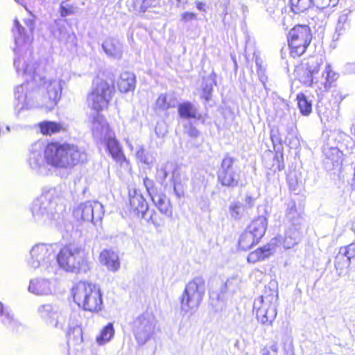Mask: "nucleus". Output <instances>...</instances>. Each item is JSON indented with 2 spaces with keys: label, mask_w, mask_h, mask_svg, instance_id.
Returning <instances> with one entry per match:
<instances>
[{
  "label": "nucleus",
  "mask_w": 355,
  "mask_h": 355,
  "mask_svg": "<svg viewBox=\"0 0 355 355\" xmlns=\"http://www.w3.org/2000/svg\"><path fill=\"white\" fill-rule=\"evenodd\" d=\"M184 130L191 138H197L200 135L199 130L191 123H189L188 125H185Z\"/></svg>",
  "instance_id": "49"
},
{
  "label": "nucleus",
  "mask_w": 355,
  "mask_h": 355,
  "mask_svg": "<svg viewBox=\"0 0 355 355\" xmlns=\"http://www.w3.org/2000/svg\"><path fill=\"white\" fill-rule=\"evenodd\" d=\"M91 123L93 135L96 138H105L111 134L106 120L102 114H99V112H96L92 114L91 116Z\"/></svg>",
  "instance_id": "17"
},
{
  "label": "nucleus",
  "mask_w": 355,
  "mask_h": 355,
  "mask_svg": "<svg viewBox=\"0 0 355 355\" xmlns=\"http://www.w3.org/2000/svg\"><path fill=\"white\" fill-rule=\"evenodd\" d=\"M312 40L309 27L297 25L293 28L288 35L290 53L293 58H297L304 53Z\"/></svg>",
  "instance_id": "11"
},
{
  "label": "nucleus",
  "mask_w": 355,
  "mask_h": 355,
  "mask_svg": "<svg viewBox=\"0 0 355 355\" xmlns=\"http://www.w3.org/2000/svg\"><path fill=\"white\" fill-rule=\"evenodd\" d=\"M40 131L43 135H53L64 129L63 125L55 121H44L39 125Z\"/></svg>",
  "instance_id": "39"
},
{
  "label": "nucleus",
  "mask_w": 355,
  "mask_h": 355,
  "mask_svg": "<svg viewBox=\"0 0 355 355\" xmlns=\"http://www.w3.org/2000/svg\"><path fill=\"white\" fill-rule=\"evenodd\" d=\"M322 152L326 158L330 160L334 165L338 164L342 160L343 153L337 146H330L329 144H326L322 147Z\"/></svg>",
  "instance_id": "34"
},
{
  "label": "nucleus",
  "mask_w": 355,
  "mask_h": 355,
  "mask_svg": "<svg viewBox=\"0 0 355 355\" xmlns=\"http://www.w3.org/2000/svg\"><path fill=\"white\" fill-rule=\"evenodd\" d=\"M99 262L111 272H116L121 266L118 254L112 250H103L99 255Z\"/></svg>",
  "instance_id": "19"
},
{
  "label": "nucleus",
  "mask_w": 355,
  "mask_h": 355,
  "mask_svg": "<svg viewBox=\"0 0 355 355\" xmlns=\"http://www.w3.org/2000/svg\"><path fill=\"white\" fill-rule=\"evenodd\" d=\"M155 318L150 313L138 316L133 322L132 331L139 345H144L152 336L155 327Z\"/></svg>",
  "instance_id": "15"
},
{
  "label": "nucleus",
  "mask_w": 355,
  "mask_h": 355,
  "mask_svg": "<svg viewBox=\"0 0 355 355\" xmlns=\"http://www.w3.org/2000/svg\"><path fill=\"white\" fill-rule=\"evenodd\" d=\"M102 48L106 55L115 60H120L123 55V45L121 41L115 37H108L102 44Z\"/></svg>",
  "instance_id": "18"
},
{
  "label": "nucleus",
  "mask_w": 355,
  "mask_h": 355,
  "mask_svg": "<svg viewBox=\"0 0 355 355\" xmlns=\"http://www.w3.org/2000/svg\"><path fill=\"white\" fill-rule=\"evenodd\" d=\"M350 10H344L338 16L336 26L335 33L333 35V41L336 42L344 35L346 31L349 28V21L348 15Z\"/></svg>",
  "instance_id": "26"
},
{
  "label": "nucleus",
  "mask_w": 355,
  "mask_h": 355,
  "mask_svg": "<svg viewBox=\"0 0 355 355\" xmlns=\"http://www.w3.org/2000/svg\"><path fill=\"white\" fill-rule=\"evenodd\" d=\"M79 316L76 313H73L69 316L67 320V324L65 331H67L69 336H73L76 340H83L82 329L80 328Z\"/></svg>",
  "instance_id": "27"
},
{
  "label": "nucleus",
  "mask_w": 355,
  "mask_h": 355,
  "mask_svg": "<svg viewBox=\"0 0 355 355\" xmlns=\"http://www.w3.org/2000/svg\"><path fill=\"white\" fill-rule=\"evenodd\" d=\"M119 89L121 92L127 93L135 88V76L128 71L121 73L118 81Z\"/></svg>",
  "instance_id": "28"
},
{
  "label": "nucleus",
  "mask_w": 355,
  "mask_h": 355,
  "mask_svg": "<svg viewBox=\"0 0 355 355\" xmlns=\"http://www.w3.org/2000/svg\"><path fill=\"white\" fill-rule=\"evenodd\" d=\"M245 202L249 208H251L254 205V199L250 196H247L245 198Z\"/></svg>",
  "instance_id": "57"
},
{
  "label": "nucleus",
  "mask_w": 355,
  "mask_h": 355,
  "mask_svg": "<svg viewBox=\"0 0 355 355\" xmlns=\"http://www.w3.org/2000/svg\"><path fill=\"white\" fill-rule=\"evenodd\" d=\"M60 12L62 17H67L73 14L74 8L72 6L64 5V3L62 2L60 6Z\"/></svg>",
  "instance_id": "50"
},
{
  "label": "nucleus",
  "mask_w": 355,
  "mask_h": 355,
  "mask_svg": "<svg viewBox=\"0 0 355 355\" xmlns=\"http://www.w3.org/2000/svg\"><path fill=\"white\" fill-rule=\"evenodd\" d=\"M114 334V325L110 322L101 329L100 334L96 337V342L98 345H103L112 339Z\"/></svg>",
  "instance_id": "35"
},
{
  "label": "nucleus",
  "mask_w": 355,
  "mask_h": 355,
  "mask_svg": "<svg viewBox=\"0 0 355 355\" xmlns=\"http://www.w3.org/2000/svg\"><path fill=\"white\" fill-rule=\"evenodd\" d=\"M125 141H126V144H127L128 147L130 148V150L131 151H133L134 146H133L132 143L131 142V141L129 139H126Z\"/></svg>",
  "instance_id": "61"
},
{
  "label": "nucleus",
  "mask_w": 355,
  "mask_h": 355,
  "mask_svg": "<svg viewBox=\"0 0 355 355\" xmlns=\"http://www.w3.org/2000/svg\"><path fill=\"white\" fill-rule=\"evenodd\" d=\"M277 292L272 290L266 291L263 295L255 299L253 307L261 324L272 325L277 316Z\"/></svg>",
  "instance_id": "9"
},
{
  "label": "nucleus",
  "mask_w": 355,
  "mask_h": 355,
  "mask_svg": "<svg viewBox=\"0 0 355 355\" xmlns=\"http://www.w3.org/2000/svg\"><path fill=\"white\" fill-rule=\"evenodd\" d=\"M339 252L350 261L355 257V243H352L348 245L340 247Z\"/></svg>",
  "instance_id": "47"
},
{
  "label": "nucleus",
  "mask_w": 355,
  "mask_h": 355,
  "mask_svg": "<svg viewBox=\"0 0 355 355\" xmlns=\"http://www.w3.org/2000/svg\"><path fill=\"white\" fill-rule=\"evenodd\" d=\"M44 152L45 147L42 142L34 143L29 149L27 163L35 173L42 177H47L51 175L53 171L49 167Z\"/></svg>",
  "instance_id": "12"
},
{
  "label": "nucleus",
  "mask_w": 355,
  "mask_h": 355,
  "mask_svg": "<svg viewBox=\"0 0 355 355\" xmlns=\"http://www.w3.org/2000/svg\"><path fill=\"white\" fill-rule=\"evenodd\" d=\"M58 286L56 278H34L30 280L28 290L36 295H49L55 292Z\"/></svg>",
  "instance_id": "16"
},
{
  "label": "nucleus",
  "mask_w": 355,
  "mask_h": 355,
  "mask_svg": "<svg viewBox=\"0 0 355 355\" xmlns=\"http://www.w3.org/2000/svg\"><path fill=\"white\" fill-rule=\"evenodd\" d=\"M270 349L272 352L277 354L279 351V347L277 343H274L270 347Z\"/></svg>",
  "instance_id": "59"
},
{
  "label": "nucleus",
  "mask_w": 355,
  "mask_h": 355,
  "mask_svg": "<svg viewBox=\"0 0 355 355\" xmlns=\"http://www.w3.org/2000/svg\"><path fill=\"white\" fill-rule=\"evenodd\" d=\"M214 85V80L211 78H207L204 79L202 83V97L208 102L212 95L213 86Z\"/></svg>",
  "instance_id": "43"
},
{
  "label": "nucleus",
  "mask_w": 355,
  "mask_h": 355,
  "mask_svg": "<svg viewBox=\"0 0 355 355\" xmlns=\"http://www.w3.org/2000/svg\"><path fill=\"white\" fill-rule=\"evenodd\" d=\"M130 206L137 214H144L148 210V204L143 196L137 190L129 191Z\"/></svg>",
  "instance_id": "20"
},
{
  "label": "nucleus",
  "mask_w": 355,
  "mask_h": 355,
  "mask_svg": "<svg viewBox=\"0 0 355 355\" xmlns=\"http://www.w3.org/2000/svg\"><path fill=\"white\" fill-rule=\"evenodd\" d=\"M297 100L300 112L304 116L309 115L312 111L311 101L303 94H298Z\"/></svg>",
  "instance_id": "40"
},
{
  "label": "nucleus",
  "mask_w": 355,
  "mask_h": 355,
  "mask_svg": "<svg viewBox=\"0 0 355 355\" xmlns=\"http://www.w3.org/2000/svg\"><path fill=\"white\" fill-rule=\"evenodd\" d=\"M44 153L51 168H72L87 160L84 150L69 144L49 143L45 146Z\"/></svg>",
  "instance_id": "4"
},
{
  "label": "nucleus",
  "mask_w": 355,
  "mask_h": 355,
  "mask_svg": "<svg viewBox=\"0 0 355 355\" xmlns=\"http://www.w3.org/2000/svg\"><path fill=\"white\" fill-rule=\"evenodd\" d=\"M26 27L17 19L12 29L15 49L18 57L14 60V67L18 76L24 77L26 82L15 89V97L21 105V110L33 106L52 110L59 102L64 82L60 78H46L45 61H34L30 46L33 40L35 17L30 15L24 20Z\"/></svg>",
  "instance_id": "1"
},
{
  "label": "nucleus",
  "mask_w": 355,
  "mask_h": 355,
  "mask_svg": "<svg viewBox=\"0 0 355 355\" xmlns=\"http://www.w3.org/2000/svg\"><path fill=\"white\" fill-rule=\"evenodd\" d=\"M170 163H165L162 164L157 169L156 173V178L158 182L160 183H163V182L166 180L169 173V167L171 166Z\"/></svg>",
  "instance_id": "44"
},
{
  "label": "nucleus",
  "mask_w": 355,
  "mask_h": 355,
  "mask_svg": "<svg viewBox=\"0 0 355 355\" xmlns=\"http://www.w3.org/2000/svg\"><path fill=\"white\" fill-rule=\"evenodd\" d=\"M205 293V282L196 277L189 282L180 297V310L184 314L195 311L200 306Z\"/></svg>",
  "instance_id": "8"
},
{
  "label": "nucleus",
  "mask_w": 355,
  "mask_h": 355,
  "mask_svg": "<svg viewBox=\"0 0 355 355\" xmlns=\"http://www.w3.org/2000/svg\"><path fill=\"white\" fill-rule=\"evenodd\" d=\"M151 200L159 211L167 217L173 214L170 200L163 193H150Z\"/></svg>",
  "instance_id": "22"
},
{
  "label": "nucleus",
  "mask_w": 355,
  "mask_h": 355,
  "mask_svg": "<svg viewBox=\"0 0 355 355\" xmlns=\"http://www.w3.org/2000/svg\"><path fill=\"white\" fill-rule=\"evenodd\" d=\"M180 184L175 180H173V190H174L175 194L178 197H180V196H181V193L180 191Z\"/></svg>",
  "instance_id": "56"
},
{
  "label": "nucleus",
  "mask_w": 355,
  "mask_h": 355,
  "mask_svg": "<svg viewBox=\"0 0 355 355\" xmlns=\"http://www.w3.org/2000/svg\"><path fill=\"white\" fill-rule=\"evenodd\" d=\"M235 159L226 155L222 159L220 166L217 173L218 182L222 186L234 188L240 181L241 171L239 167L234 166Z\"/></svg>",
  "instance_id": "13"
},
{
  "label": "nucleus",
  "mask_w": 355,
  "mask_h": 355,
  "mask_svg": "<svg viewBox=\"0 0 355 355\" xmlns=\"http://www.w3.org/2000/svg\"><path fill=\"white\" fill-rule=\"evenodd\" d=\"M196 19V15L191 12H184L181 15V20L187 22Z\"/></svg>",
  "instance_id": "54"
},
{
  "label": "nucleus",
  "mask_w": 355,
  "mask_h": 355,
  "mask_svg": "<svg viewBox=\"0 0 355 355\" xmlns=\"http://www.w3.org/2000/svg\"><path fill=\"white\" fill-rule=\"evenodd\" d=\"M275 245L268 243L250 252L247 258L249 263H255L270 257L275 252Z\"/></svg>",
  "instance_id": "23"
},
{
  "label": "nucleus",
  "mask_w": 355,
  "mask_h": 355,
  "mask_svg": "<svg viewBox=\"0 0 355 355\" xmlns=\"http://www.w3.org/2000/svg\"><path fill=\"white\" fill-rule=\"evenodd\" d=\"M55 258L59 267L66 272L85 273L90 268L84 250L75 244L64 245L59 250Z\"/></svg>",
  "instance_id": "6"
},
{
  "label": "nucleus",
  "mask_w": 355,
  "mask_h": 355,
  "mask_svg": "<svg viewBox=\"0 0 355 355\" xmlns=\"http://www.w3.org/2000/svg\"><path fill=\"white\" fill-rule=\"evenodd\" d=\"M144 184L150 196V193H154L153 191H152L153 182L151 180H150L147 177H146L144 179Z\"/></svg>",
  "instance_id": "55"
},
{
  "label": "nucleus",
  "mask_w": 355,
  "mask_h": 355,
  "mask_svg": "<svg viewBox=\"0 0 355 355\" xmlns=\"http://www.w3.org/2000/svg\"><path fill=\"white\" fill-rule=\"evenodd\" d=\"M113 92L112 83L96 77L93 81L92 91L88 95V101L92 108L96 112L107 108Z\"/></svg>",
  "instance_id": "10"
},
{
  "label": "nucleus",
  "mask_w": 355,
  "mask_h": 355,
  "mask_svg": "<svg viewBox=\"0 0 355 355\" xmlns=\"http://www.w3.org/2000/svg\"><path fill=\"white\" fill-rule=\"evenodd\" d=\"M37 314L47 324L50 325L55 320L57 311L50 304H42L38 306Z\"/></svg>",
  "instance_id": "30"
},
{
  "label": "nucleus",
  "mask_w": 355,
  "mask_h": 355,
  "mask_svg": "<svg viewBox=\"0 0 355 355\" xmlns=\"http://www.w3.org/2000/svg\"><path fill=\"white\" fill-rule=\"evenodd\" d=\"M196 6L198 10L200 11H205V3L201 1H196Z\"/></svg>",
  "instance_id": "58"
},
{
  "label": "nucleus",
  "mask_w": 355,
  "mask_h": 355,
  "mask_svg": "<svg viewBox=\"0 0 355 355\" xmlns=\"http://www.w3.org/2000/svg\"><path fill=\"white\" fill-rule=\"evenodd\" d=\"M149 220L153 223V224L155 226H156V227L159 226V224L157 221H155V220L153 219V216H150V219H149Z\"/></svg>",
  "instance_id": "63"
},
{
  "label": "nucleus",
  "mask_w": 355,
  "mask_h": 355,
  "mask_svg": "<svg viewBox=\"0 0 355 355\" xmlns=\"http://www.w3.org/2000/svg\"><path fill=\"white\" fill-rule=\"evenodd\" d=\"M72 293L74 302L84 310L97 313L103 309L102 293L98 286L80 282L73 288Z\"/></svg>",
  "instance_id": "7"
},
{
  "label": "nucleus",
  "mask_w": 355,
  "mask_h": 355,
  "mask_svg": "<svg viewBox=\"0 0 355 355\" xmlns=\"http://www.w3.org/2000/svg\"><path fill=\"white\" fill-rule=\"evenodd\" d=\"M136 159L141 163L151 167L155 160V157L152 152L146 151L143 145L138 144L135 151Z\"/></svg>",
  "instance_id": "32"
},
{
  "label": "nucleus",
  "mask_w": 355,
  "mask_h": 355,
  "mask_svg": "<svg viewBox=\"0 0 355 355\" xmlns=\"http://www.w3.org/2000/svg\"><path fill=\"white\" fill-rule=\"evenodd\" d=\"M57 248L55 243L34 245L29 252L30 257L27 261L28 267L45 275H55L57 270L55 263Z\"/></svg>",
  "instance_id": "5"
},
{
  "label": "nucleus",
  "mask_w": 355,
  "mask_h": 355,
  "mask_svg": "<svg viewBox=\"0 0 355 355\" xmlns=\"http://www.w3.org/2000/svg\"><path fill=\"white\" fill-rule=\"evenodd\" d=\"M329 1H330V6L334 7L337 5L338 0H329Z\"/></svg>",
  "instance_id": "64"
},
{
  "label": "nucleus",
  "mask_w": 355,
  "mask_h": 355,
  "mask_svg": "<svg viewBox=\"0 0 355 355\" xmlns=\"http://www.w3.org/2000/svg\"><path fill=\"white\" fill-rule=\"evenodd\" d=\"M159 3L158 0H142L140 6V10L145 12L147 9L155 7Z\"/></svg>",
  "instance_id": "51"
},
{
  "label": "nucleus",
  "mask_w": 355,
  "mask_h": 355,
  "mask_svg": "<svg viewBox=\"0 0 355 355\" xmlns=\"http://www.w3.org/2000/svg\"><path fill=\"white\" fill-rule=\"evenodd\" d=\"M287 232H290V236L292 240L295 237V235L297 234V243L300 242L301 236H302V228L301 226H296L288 228Z\"/></svg>",
  "instance_id": "52"
},
{
  "label": "nucleus",
  "mask_w": 355,
  "mask_h": 355,
  "mask_svg": "<svg viewBox=\"0 0 355 355\" xmlns=\"http://www.w3.org/2000/svg\"><path fill=\"white\" fill-rule=\"evenodd\" d=\"M177 104V99L171 94H162L156 101L155 107L157 110L166 111L171 107H175Z\"/></svg>",
  "instance_id": "33"
},
{
  "label": "nucleus",
  "mask_w": 355,
  "mask_h": 355,
  "mask_svg": "<svg viewBox=\"0 0 355 355\" xmlns=\"http://www.w3.org/2000/svg\"><path fill=\"white\" fill-rule=\"evenodd\" d=\"M73 214L78 220L92 222L94 225H96L103 217L104 209L99 202L89 200L75 207Z\"/></svg>",
  "instance_id": "14"
},
{
  "label": "nucleus",
  "mask_w": 355,
  "mask_h": 355,
  "mask_svg": "<svg viewBox=\"0 0 355 355\" xmlns=\"http://www.w3.org/2000/svg\"><path fill=\"white\" fill-rule=\"evenodd\" d=\"M59 40L60 41H64L67 42V37L65 36V34L60 33V35L59 37Z\"/></svg>",
  "instance_id": "62"
},
{
  "label": "nucleus",
  "mask_w": 355,
  "mask_h": 355,
  "mask_svg": "<svg viewBox=\"0 0 355 355\" xmlns=\"http://www.w3.org/2000/svg\"><path fill=\"white\" fill-rule=\"evenodd\" d=\"M60 190L55 187L43 191L32 202L31 211L35 221L41 225H51L60 219L63 206Z\"/></svg>",
  "instance_id": "3"
},
{
  "label": "nucleus",
  "mask_w": 355,
  "mask_h": 355,
  "mask_svg": "<svg viewBox=\"0 0 355 355\" xmlns=\"http://www.w3.org/2000/svg\"><path fill=\"white\" fill-rule=\"evenodd\" d=\"M292 10L295 13L302 12L312 6L311 0H290Z\"/></svg>",
  "instance_id": "41"
},
{
  "label": "nucleus",
  "mask_w": 355,
  "mask_h": 355,
  "mask_svg": "<svg viewBox=\"0 0 355 355\" xmlns=\"http://www.w3.org/2000/svg\"><path fill=\"white\" fill-rule=\"evenodd\" d=\"M296 244H297V234H296L295 237L292 240L290 236V232L286 231L283 241L284 248L286 249H291Z\"/></svg>",
  "instance_id": "48"
},
{
  "label": "nucleus",
  "mask_w": 355,
  "mask_h": 355,
  "mask_svg": "<svg viewBox=\"0 0 355 355\" xmlns=\"http://www.w3.org/2000/svg\"><path fill=\"white\" fill-rule=\"evenodd\" d=\"M351 264V261L338 251L334 259V266L339 276L345 275Z\"/></svg>",
  "instance_id": "36"
},
{
  "label": "nucleus",
  "mask_w": 355,
  "mask_h": 355,
  "mask_svg": "<svg viewBox=\"0 0 355 355\" xmlns=\"http://www.w3.org/2000/svg\"><path fill=\"white\" fill-rule=\"evenodd\" d=\"M258 242L259 241L253 236L252 233L249 232L246 230L240 235L238 241L239 247L242 250L250 249Z\"/></svg>",
  "instance_id": "37"
},
{
  "label": "nucleus",
  "mask_w": 355,
  "mask_h": 355,
  "mask_svg": "<svg viewBox=\"0 0 355 355\" xmlns=\"http://www.w3.org/2000/svg\"><path fill=\"white\" fill-rule=\"evenodd\" d=\"M106 144L109 153L116 162L121 164L127 163L126 158L122 152L118 141L114 137H112L111 134L107 136Z\"/></svg>",
  "instance_id": "25"
},
{
  "label": "nucleus",
  "mask_w": 355,
  "mask_h": 355,
  "mask_svg": "<svg viewBox=\"0 0 355 355\" xmlns=\"http://www.w3.org/2000/svg\"><path fill=\"white\" fill-rule=\"evenodd\" d=\"M67 324V316L62 313H58L57 312V315H55V320L50 325H51L52 327H53L55 328L64 330Z\"/></svg>",
  "instance_id": "46"
},
{
  "label": "nucleus",
  "mask_w": 355,
  "mask_h": 355,
  "mask_svg": "<svg viewBox=\"0 0 355 355\" xmlns=\"http://www.w3.org/2000/svg\"><path fill=\"white\" fill-rule=\"evenodd\" d=\"M266 230V221L263 218H259L253 220L247 227L246 230L252 233L253 236L259 241L264 235Z\"/></svg>",
  "instance_id": "31"
},
{
  "label": "nucleus",
  "mask_w": 355,
  "mask_h": 355,
  "mask_svg": "<svg viewBox=\"0 0 355 355\" xmlns=\"http://www.w3.org/2000/svg\"><path fill=\"white\" fill-rule=\"evenodd\" d=\"M286 218L293 227L301 226L304 221L302 213L297 210L295 203L293 201L287 204Z\"/></svg>",
  "instance_id": "29"
},
{
  "label": "nucleus",
  "mask_w": 355,
  "mask_h": 355,
  "mask_svg": "<svg viewBox=\"0 0 355 355\" xmlns=\"http://www.w3.org/2000/svg\"><path fill=\"white\" fill-rule=\"evenodd\" d=\"M0 322L10 330H17L21 325L20 322L15 318L9 307L4 306L0 302Z\"/></svg>",
  "instance_id": "21"
},
{
  "label": "nucleus",
  "mask_w": 355,
  "mask_h": 355,
  "mask_svg": "<svg viewBox=\"0 0 355 355\" xmlns=\"http://www.w3.org/2000/svg\"><path fill=\"white\" fill-rule=\"evenodd\" d=\"M329 0H311V3L313 6L316 7L319 9H324L330 6V1Z\"/></svg>",
  "instance_id": "53"
},
{
  "label": "nucleus",
  "mask_w": 355,
  "mask_h": 355,
  "mask_svg": "<svg viewBox=\"0 0 355 355\" xmlns=\"http://www.w3.org/2000/svg\"><path fill=\"white\" fill-rule=\"evenodd\" d=\"M230 214L232 218L240 219L245 211V207L239 202H232L229 207Z\"/></svg>",
  "instance_id": "42"
},
{
  "label": "nucleus",
  "mask_w": 355,
  "mask_h": 355,
  "mask_svg": "<svg viewBox=\"0 0 355 355\" xmlns=\"http://www.w3.org/2000/svg\"><path fill=\"white\" fill-rule=\"evenodd\" d=\"M178 112L180 117L182 119H195L200 120L202 118V114L198 112L197 107L190 101L180 103L178 106Z\"/></svg>",
  "instance_id": "24"
},
{
  "label": "nucleus",
  "mask_w": 355,
  "mask_h": 355,
  "mask_svg": "<svg viewBox=\"0 0 355 355\" xmlns=\"http://www.w3.org/2000/svg\"><path fill=\"white\" fill-rule=\"evenodd\" d=\"M284 142L291 148H297L300 146L297 129L294 125H291L287 128L286 135L285 136Z\"/></svg>",
  "instance_id": "38"
},
{
  "label": "nucleus",
  "mask_w": 355,
  "mask_h": 355,
  "mask_svg": "<svg viewBox=\"0 0 355 355\" xmlns=\"http://www.w3.org/2000/svg\"><path fill=\"white\" fill-rule=\"evenodd\" d=\"M261 355H270V350L266 347H264L263 349H261Z\"/></svg>",
  "instance_id": "60"
},
{
  "label": "nucleus",
  "mask_w": 355,
  "mask_h": 355,
  "mask_svg": "<svg viewBox=\"0 0 355 355\" xmlns=\"http://www.w3.org/2000/svg\"><path fill=\"white\" fill-rule=\"evenodd\" d=\"M323 63L321 55H313L304 60L296 69L300 82L313 87L318 96L328 91L338 78V74L333 71L329 64H327L322 73H320Z\"/></svg>",
  "instance_id": "2"
},
{
  "label": "nucleus",
  "mask_w": 355,
  "mask_h": 355,
  "mask_svg": "<svg viewBox=\"0 0 355 355\" xmlns=\"http://www.w3.org/2000/svg\"><path fill=\"white\" fill-rule=\"evenodd\" d=\"M261 62H262V61H261V58H259L258 56H256L255 64L257 67V75H258L259 80L263 84V87L266 89H267V87H266V81H267V77L265 74V70L263 69H262Z\"/></svg>",
  "instance_id": "45"
}]
</instances>
